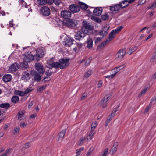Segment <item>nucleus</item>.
<instances>
[{"label": "nucleus", "instance_id": "f257e3e1", "mask_svg": "<svg viewBox=\"0 0 156 156\" xmlns=\"http://www.w3.org/2000/svg\"><path fill=\"white\" fill-rule=\"evenodd\" d=\"M45 55V51L43 48L41 47L38 48L36 51V54H34L35 61H38L40 58L43 57Z\"/></svg>", "mask_w": 156, "mask_h": 156}, {"label": "nucleus", "instance_id": "f03ea898", "mask_svg": "<svg viewBox=\"0 0 156 156\" xmlns=\"http://www.w3.org/2000/svg\"><path fill=\"white\" fill-rule=\"evenodd\" d=\"M123 28L122 26H119L116 29L112 30L109 34V37L107 38L108 41H110L115 36L116 34L118 33Z\"/></svg>", "mask_w": 156, "mask_h": 156}, {"label": "nucleus", "instance_id": "7ed1b4c3", "mask_svg": "<svg viewBox=\"0 0 156 156\" xmlns=\"http://www.w3.org/2000/svg\"><path fill=\"white\" fill-rule=\"evenodd\" d=\"M23 59L24 61L30 62L33 60H35V58L34 55L31 52L25 53L23 55Z\"/></svg>", "mask_w": 156, "mask_h": 156}, {"label": "nucleus", "instance_id": "20e7f679", "mask_svg": "<svg viewBox=\"0 0 156 156\" xmlns=\"http://www.w3.org/2000/svg\"><path fill=\"white\" fill-rule=\"evenodd\" d=\"M50 12V9L47 6H43L40 9V13L43 16H49Z\"/></svg>", "mask_w": 156, "mask_h": 156}, {"label": "nucleus", "instance_id": "39448f33", "mask_svg": "<svg viewBox=\"0 0 156 156\" xmlns=\"http://www.w3.org/2000/svg\"><path fill=\"white\" fill-rule=\"evenodd\" d=\"M111 98L110 95L107 94L105 95L101 100L100 103V105L103 108L106 107L108 101Z\"/></svg>", "mask_w": 156, "mask_h": 156}, {"label": "nucleus", "instance_id": "423d86ee", "mask_svg": "<svg viewBox=\"0 0 156 156\" xmlns=\"http://www.w3.org/2000/svg\"><path fill=\"white\" fill-rule=\"evenodd\" d=\"M61 17L64 19H69L71 16V12L69 10H63L61 12Z\"/></svg>", "mask_w": 156, "mask_h": 156}, {"label": "nucleus", "instance_id": "0eeeda50", "mask_svg": "<svg viewBox=\"0 0 156 156\" xmlns=\"http://www.w3.org/2000/svg\"><path fill=\"white\" fill-rule=\"evenodd\" d=\"M59 61L61 69H62L64 68L67 67L69 64V59L62 58L60 59Z\"/></svg>", "mask_w": 156, "mask_h": 156}, {"label": "nucleus", "instance_id": "6e6552de", "mask_svg": "<svg viewBox=\"0 0 156 156\" xmlns=\"http://www.w3.org/2000/svg\"><path fill=\"white\" fill-rule=\"evenodd\" d=\"M126 50L125 48L120 49L116 55L117 60L121 59L125 55Z\"/></svg>", "mask_w": 156, "mask_h": 156}, {"label": "nucleus", "instance_id": "1a4fd4ad", "mask_svg": "<svg viewBox=\"0 0 156 156\" xmlns=\"http://www.w3.org/2000/svg\"><path fill=\"white\" fill-rule=\"evenodd\" d=\"M36 69L40 74H43L45 72V69L42 65L40 63H36L35 64Z\"/></svg>", "mask_w": 156, "mask_h": 156}, {"label": "nucleus", "instance_id": "9d476101", "mask_svg": "<svg viewBox=\"0 0 156 156\" xmlns=\"http://www.w3.org/2000/svg\"><path fill=\"white\" fill-rule=\"evenodd\" d=\"M31 73L34 80L37 82L40 81L41 80V75L37 72L34 70H32Z\"/></svg>", "mask_w": 156, "mask_h": 156}, {"label": "nucleus", "instance_id": "9b49d317", "mask_svg": "<svg viewBox=\"0 0 156 156\" xmlns=\"http://www.w3.org/2000/svg\"><path fill=\"white\" fill-rule=\"evenodd\" d=\"M77 24V22L76 20L70 19L66 21V24L67 27H75Z\"/></svg>", "mask_w": 156, "mask_h": 156}, {"label": "nucleus", "instance_id": "f8f14e48", "mask_svg": "<svg viewBox=\"0 0 156 156\" xmlns=\"http://www.w3.org/2000/svg\"><path fill=\"white\" fill-rule=\"evenodd\" d=\"M73 41L71 38L66 37L63 42V44L66 47H70L73 44Z\"/></svg>", "mask_w": 156, "mask_h": 156}, {"label": "nucleus", "instance_id": "ddd939ff", "mask_svg": "<svg viewBox=\"0 0 156 156\" xmlns=\"http://www.w3.org/2000/svg\"><path fill=\"white\" fill-rule=\"evenodd\" d=\"M69 9L73 13H76L79 12L80 10V7L76 5L73 4L70 5Z\"/></svg>", "mask_w": 156, "mask_h": 156}, {"label": "nucleus", "instance_id": "4468645a", "mask_svg": "<svg viewBox=\"0 0 156 156\" xmlns=\"http://www.w3.org/2000/svg\"><path fill=\"white\" fill-rule=\"evenodd\" d=\"M49 65L52 67L55 68H60V63L57 62H54L52 61V59H51L48 62Z\"/></svg>", "mask_w": 156, "mask_h": 156}, {"label": "nucleus", "instance_id": "2eb2a0df", "mask_svg": "<svg viewBox=\"0 0 156 156\" xmlns=\"http://www.w3.org/2000/svg\"><path fill=\"white\" fill-rule=\"evenodd\" d=\"M25 112V111L24 110H20L18 112L17 114V116L18 119L19 120H23L25 119V117L24 115Z\"/></svg>", "mask_w": 156, "mask_h": 156}, {"label": "nucleus", "instance_id": "dca6fc26", "mask_svg": "<svg viewBox=\"0 0 156 156\" xmlns=\"http://www.w3.org/2000/svg\"><path fill=\"white\" fill-rule=\"evenodd\" d=\"M85 36L84 34L80 30L76 34L75 38L76 40H79L81 38L84 37Z\"/></svg>", "mask_w": 156, "mask_h": 156}, {"label": "nucleus", "instance_id": "f3484780", "mask_svg": "<svg viewBox=\"0 0 156 156\" xmlns=\"http://www.w3.org/2000/svg\"><path fill=\"white\" fill-rule=\"evenodd\" d=\"M19 66L16 63H14L9 67V70L12 72H14L19 69Z\"/></svg>", "mask_w": 156, "mask_h": 156}, {"label": "nucleus", "instance_id": "a211bd4d", "mask_svg": "<svg viewBox=\"0 0 156 156\" xmlns=\"http://www.w3.org/2000/svg\"><path fill=\"white\" fill-rule=\"evenodd\" d=\"M102 9L101 8L96 7L93 10V13L94 15L99 16L101 15Z\"/></svg>", "mask_w": 156, "mask_h": 156}, {"label": "nucleus", "instance_id": "6ab92c4d", "mask_svg": "<svg viewBox=\"0 0 156 156\" xmlns=\"http://www.w3.org/2000/svg\"><path fill=\"white\" fill-rule=\"evenodd\" d=\"M83 26L82 28H85L86 29H89L91 30H93L94 27L89 24V23L86 21H83Z\"/></svg>", "mask_w": 156, "mask_h": 156}, {"label": "nucleus", "instance_id": "aec40b11", "mask_svg": "<svg viewBox=\"0 0 156 156\" xmlns=\"http://www.w3.org/2000/svg\"><path fill=\"white\" fill-rule=\"evenodd\" d=\"M21 79L22 80H25L27 81L30 79L29 74L28 72H25L23 73L22 75Z\"/></svg>", "mask_w": 156, "mask_h": 156}, {"label": "nucleus", "instance_id": "412c9836", "mask_svg": "<svg viewBox=\"0 0 156 156\" xmlns=\"http://www.w3.org/2000/svg\"><path fill=\"white\" fill-rule=\"evenodd\" d=\"M66 133V130H62L58 135V141H61L62 140L63 138L64 137V135Z\"/></svg>", "mask_w": 156, "mask_h": 156}, {"label": "nucleus", "instance_id": "4be33fe9", "mask_svg": "<svg viewBox=\"0 0 156 156\" xmlns=\"http://www.w3.org/2000/svg\"><path fill=\"white\" fill-rule=\"evenodd\" d=\"M121 8L119 4L116 5L114 6L110 7V10L112 11H118L119 9L120 8Z\"/></svg>", "mask_w": 156, "mask_h": 156}, {"label": "nucleus", "instance_id": "5701e85b", "mask_svg": "<svg viewBox=\"0 0 156 156\" xmlns=\"http://www.w3.org/2000/svg\"><path fill=\"white\" fill-rule=\"evenodd\" d=\"M12 78V76L10 74H6L4 75L3 77V80L5 82L10 81Z\"/></svg>", "mask_w": 156, "mask_h": 156}, {"label": "nucleus", "instance_id": "b1692460", "mask_svg": "<svg viewBox=\"0 0 156 156\" xmlns=\"http://www.w3.org/2000/svg\"><path fill=\"white\" fill-rule=\"evenodd\" d=\"M93 30H91V29H86L85 28H82L80 30L81 31V32L83 33L84 34V35L85 36V35L86 34H89Z\"/></svg>", "mask_w": 156, "mask_h": 156}, {"label": "nucleus", "instance_id": "393cba45", "mask_svg": "<svg viewBox=\"0 0 156 156\" xmlns=\"http://www.w3.org/2000/svg\"><path fill=\"white\" fill-rule=\"evenodd\" d=\"M96 133V131L95 130H93L91 129L90 131V132L89 135L87 136V140H91L93 138V136Z\"/></svg>", "mask_w": 156, "mask_h": 156}, {"label": "nucleus", "instance_id": "a878e982", "mask_svg": "<svg viewBox=\"0 0 156 156\" xmlns=\"http://www.w3.org/2000/svg\"><path fill=\"white\" fill-rule=\"evenodd\" d=\"M10 107V105L9 103H2L0 104V107L7 109Z\"/></svg>", "mask_w": 156, "mask_h": 156}, {"label": "nucleus", "instance_id": "bb28decb", "mask_svg": "<svg viewBox=\"0 0 156 156\" xmlns=\"http://www.w3.org/2000/svg\"><path fill=\"white\" fill-rule=\"evenodd\" d=\"M87 47L89 48H90L92 47L93 45V41L92 39L89 37L87 38Z\"/></svg>", "mask_w": 156, "mask_h": 156}, {"label": "nucleus", "instance_id": "cd10ccee", "mask_svg": "<svg viewBox=\"0 0 156 156\" xmlns=\"http://www.w3.org/2000/svg\"><path fill=\"white\" fill-rule=\"evenodd\" d=\"M19 97L18 96L15 95L13 96L11 98V101L14 103H16L19 101Z\"/></svg>", "mask_w": 156, "mask_h": 156}, {"label": "nucleus", "instance_id": "c85d7f7f", "mask_svg": "<svg viewBox=\"0 0 156 156\" xmlns=\"http://www.w3.org/2000/svg\"><path fill=\"white\" fill-rule=\"evenodd\" d=\"M120 5L121 8H124L127 6L129 4L127 0L123 1L122 3H119Z\"/></svg>", "mask_w": 156, "mask_h": 156}, {"label": "nucleus", "instance_id": "c756f323", "mask_svg": "<svg viewBox=\"0 0 156 156\" xmlns=\"http://www.w3.org/2000/svg\"><path fill=\"white\" fill-rule=\"evenodd\" d=\"M117 145L116 144H115L113 147L111 149V152L112 154H114L117 151Z\"/></svg>", "mask_w": 156, "mask_h": 156}, {"label": "nucleus", "instance_id": "7c9ffc66", "mask_svg": "<svg viewBox=\"0 0 156 156\" xmlns=\"http://www.w3.org/2000/svg\"><path fill=\"white\" fill-rule=\"evenodd\" d=\"M14 93L16 94L21 96H23L25 95L24 92L20 91L18 90H15L14 91Z\"/></svg>", "mask_w": 156, "mask_h": 156}, {"label": "nucleus", "instance_id": "2f4dec72", "mask_svg": "<svg viewBox=\"0 0 156 156\" xmlns=\"http://www.w3.org/2000/svg\"><path fill=\"white\" fill-rule=\"evenodd\" d=\"M137 49V47L135 46L134 47H130L129 48V51L127 52V54L129 55H131L134 51Z\"/></svg>", "mask_w": 156, "mask_h": 156}, {"label": "nucleus", "instance_id": "473e14b6", "mask_svg": "<svg viewBox=\"0 0 156 156\" xmlns=\"http://www.w3.org/2000/svg\"><path fill=\"white\" fill-rule=\"evenodd\" d=\"M20 130V128L19 126H16L14 128L13 131V135H15L18 133Z\"/></svg>", "mask_w": 156, "mask_h": 156}, {"label": "nucleus", "instance_id": "72a5a7b5", "mask_svg": "<svg viewBox=\"0 0 156 156\" xmlns=\"http://www.w3.org/2000/svg\"><path fill=\"white\" fill-rule=\"evenodd\" d=\"M37 4L41 5H43L47 3V0H37Z\"/></svg>", "mask_w": 156, "mask_h": 156}, {"label": "nucleus", "instance_id": "f704fd0d", "mask_svg": "<svg viewBox=\"0 0 156 156\" xmlns=\"http://www.w3.org/2000/svg\"><path fill=\"white\" fill-rule=\"evenodd\" d=\"M149 88L148 87H146L144 88V89L141 91V92L139 93L138 94V97H140L142 95L144 94L148 90Z\"/></svg>", "mask_w": 156, "mask_h": 156}, {"label": "nucleus", "instance_id": "c9c22d12", "mask_svg": "<svg viewBox=\"0 0 156 156\" xmlns=\"http://www.w3.org/2000/svg\"><path fill=\"white\" fill-rule=\"evenodd\" d=\"M124 65H120V66L117 67H116L114 68V70H115L116 71L115 73L116 72H118L120 70L122 69L124 67Z\"/></svg>", "mask_w": 156, "mask_h": 156}, {"label": "nucleus", "instance_id": "e433bc0d", "mask_svg": "<svg viewBox=\"0 0 156 156\" xmlns=\"http://www.w3.org/2000/svg\"><path fill=\"white\" fill-rule=\"evenodd\" d=\"M80 7L82 8L85 10H86L88 6L85 4L83 2H80L79 3Z\"/></svg>", "mask_w": 156, "mask_h": 156}, {"label": "nucleus", "instance_id": "4c0bfd02", "mask_svg": "<svg viewBox=\"0 0 156 156\" xmlns=\"http://www.w3.org/2000/svg\"><path fill=\"white\" fill-rule=\"evenodd\" d=\"M109 28V26H105L104 27L102 28V30L104 32V34L105 36L107 34V31L108 30Z\"/></svg>", "mask_w": 156, "mask_h": 156}, {"label": "nucleus", "instance_id": "58836bf2", "mask_svg": "<svg viewBox=\"0 0 156 156\" xmlns=\"http://www.w3.org/2000/svg\"><path fill=\"white\" fill-rule=\"evenodd\" d=\"M46 85L39 86L37 88V92H41L43 91L46 88Z\"/></svg>", "mask_w": 156, "mask_h": 156}, {"label": "nucleus", "instance_id": "ea45409f", "mask_svg": "<svg viewBox=\"0 0 156 156\" xmlns=\"http://www.w3.org/2000/svg\"><path fill=\"white\" fill-rule=\"evenodd\" d=\"M98 123L96 121L93 122L91 125V129L93 130H95V128L97 126Z\"/></svg>", "mask_w": 156, "mask_h": 156}, {"label": "nucleus", "instance_id": "a19ab883", "mask_svg": "<svg viewBox=\"0 0 156 156\" xmlns=\"http://www.w3.org/2000/svg\"><path fill=\"white\" fill-rule=\"evenodd\" d=\"M86 137L85 136H82L78 143V145H82L84 141L85 140Z\"/></svg>", "mask_w": 156, "mask_h": 156}, {"label": "nucleus", "instance_id": "79ce46f5", "mask_svg": "<svg viewBox=\"0 0 156 156\" xmlns=\"http://www.w3.org/2000/svg\"><path fill=\"white\" fill-rule=\"evenodd\" d=\"M93 72L92 70H89L85 74L84 77L86 78H88L92 73Z\"/></svg>", "mask_w": 156, "mask_h": 156}, {"label": "nucleus", "instance_id": "37998d69", "mask_svg": "<svg viewBox=\"0 0 156 156\" xmlns=\"http://www.w3.org/2000/svg\"><path fill=\"white\" fill-rule=\"evenodd\" d=\"M108 148H105L104 149L100 156H106L108 154Z\"/></svg>", "mask_w": 156, "mask_h": 156}, {"label": "nucleus", "instance_id": "c03bdc74", "mask_svg": "<svg viewBox=\"0 0 156 156\" xmlns=\"http://www.w3.org/2000/svg\"><path fill=\"white\" fill-rule=\"evenodd\" d=\"M91 60V57H90L89 58H88L85 61V66H88L90 63Z\"/></svg>", "mask_w": 156, "mask_h": 156}, {"label": "nucleus", "instance_id": "a18cd8bd", "mask_svg": "<svg viewBox=\"0 0 156 156\" xmlns=\"http://www.w3.org/2000/svg\"><path fill=\"white\" fill-rule=\"evenodd\" d=\"M110 42L108 41V39H107V40L104 42H103L102 43H101L99 46V47H103L105 46L108 43Z\"/></svg>", "mask_w": 156, "mask_h": 156}, {"label": "nucleus", "instance_id": "49530a36", "mask_svg": "<svg viewBox=\"0 0 156 156\" xmlns=\"http://www.w3.org/2000/svg\"><path fill=\"white\" fill-rule=\"evenodd\" d=\"M93 151V148L90 147L88 151L86 156H90L92 154Z\"/></svg>", "mask_w": 156, "mask_h": 156}, {"label": "nucleus", "instance_id": "de8ad7c7", "mask_svg": "<svg viewBox=\"0 0 156 156\" xmlns=\"http://www.w3.org/2000/svg\"><path fill=\"white\" fill-rule=\"evenodd\" d=\"M84 149L83 147L79 149H77L76 151V153L78 154L76 156H77L78 155H80L81 152V151H83Z\"/></svg>", "mask_w": 156, "mask_h": 156}, {"label": "nucleus", "instance_id": "09e8293b", "mask_svg": "<svg viewBox=\"0 0 156 156\" xmlns=\"http://www.w3.org/2000/svg\"><path fill=\"white\" fill-rule=\"evenodd\" d=\"M11 150V149L10 148L7 149L5 151L4 154H1L0 156H7V154L9 153Z\"/></svg>", "mask_w": 156, "mask_h": 156}, {"label": "nucleus", "instance_id": "8fccbe9b", "mask_svg": "<svg viewBox=\"0 0 156 156\" xmlns=\"http://www.w3.org/2000/svg\"><path fill=\"white\" fill-rule=\"evenodd\" d=\"M109 18V16L108 14H105L102 16V19L104 20H106Z\"/></svg>", "mask_w": 156, "mask_h": 156}, {"label": "nucleus", "instance_id": "3c124183", "mask_svg": "<svg viewBox=\"0 0 156 156\" xmlns=\"http://www.w3.org/2000/svg\"><path fill=\"white\" fill-rule=\"evenodd\" d=\"M32 90L33 89H31L30 87V88H27L24 92L25 95L30 92L32 91Z\"/></svg>", "mask_w": 156, "mask_h": 156}, {"label": "nucleus", "instance_id": "603ef678", "mask_svg": "<svg viewBox=\"0 0 156 156\" xmlns=\"http://www.w3.org/2000/svg\"><path fill=\"white\" fill-rule=\"evenodd\" d=\"M29 62H26L23 61V62L22 63V65L24 66L25 68H26L28 66V63Z\"/></svg>", "mask_w": 156, "mask_h": 156}, {"label": "nucleus", "instance_id": "864d4df0", "mask_svg": "<svg viewBox=\"0 0 156 156\" xmlns=\"http://www.w3.org/2000/svg\"><path fill=\"white\" fill-rule=\"evenodd\" d=\"M54 3L56 5L58 6L61 3V2L59 0H54Z\"/></svg>", "mask_w": 156, "mask_h": 156}, {"label": "nucleus", "instance_id": "5fc2aeb1", "mask_svg": "<svg viewBox=\"0 0 156 156\" xmlns=\"http://www.w3.org/2000/svg\"><path fill=\"white\" fill-rule=\"evenodd\" d=\"M27 125V122H22L20 123V126L21 128H24Z\"/></svg>", "mask_w": 156, "mask_h": 156}, {"label": "nucleus", "instance_id": "6e6d98bb", "mask_svg": "<svg viewBox=\"0 0 156 156\" xmlns=\"http://www.w3.org/2000/svg\"><path fill=\"white\" fill-rule=\"evenodd\" d=\"M104 78H108L109 79H113L114 77V75H112V74L110 75H107L104 77Z\"/></svg>", "mask_w": 156, "mask_h": 156}, {"label": "nucleus", "instance_id": "4d7b16f0", "mask_svg": "<svg viewBox=\"0 0 156 156\" xmlns=\"http://www.w3.org/2000/svg\"><path fill=\"white\" fill-rule=\"evenodd\" d=\"M118 111L117 108H115V109L112 111V113L110 115H111V116H114L115 115V113L116 112Z\"/></svg>", "mask_w": 156, "mask_h": 156}, {"label": "nucleus", "instance_id": "13d9d810", "mask_svg": "<svg viewBox=\"0 0 156 156\" xmlns=\"http://www.w3.org/2000/svg\"><path fill=\"white\" fill-rule=\"evenodd\" d=\"M155 7H156V1L153 2L152 5L151 6L148 7V9H151L153 7L155 8Z\"/></svg>", "mask_w": 156, "mask_h": 156}, {"label": "nucleus", "instance_id": "bf43d9fd", "mask_svg": "<svg viewBox=\"0 0 156 156\" xmlns=\"http://www.w3.org/2000/svg\"><path fill=\"white\" fill-rule=\"evenodd\" d=\"M54 2V0H47V3L49 5L52 4Z\"/></svg>", "mask_w": 156, "mask_h": 156}, {"label": "nucleus", "instance_id": "052dcab7", "mask_svg": "<svg viewBox=\"0 0 156 156\" xmlns=\"http://www.w3.org/2000/svg\"><path fill=\"white\" fill-rule=\"evenodd\" d=\"M146 0H140L139 1L138 5H143L146 3Z\"/></svg>", "mask_w": 156, "mask_h": 156}, {"label": "nucleus", "instance_id": "680f3d73", "mask_svg": "<svg viewBox=\"0 0 156 156\" xmlns=\"http://www.w3.org/2000/svg\"><path fill=\"white\" fill-rule=\"evenodd\" d=\"M102 37H98V38H97L95 40V44H96L97 43H98L99 41H101L102 40Z\"/></svg>", "mask_w": 156, "mask_h": 156}, {"label": "nucleus", "instance_id": "e2e57ef3", "mask_svg": "<svg viewBox=\"0 0 156 156\" xmlns=\"http://www.w3.org/2000/svg\"><path fill=\"white\" fill-rule=\"evenodd\" d=\"M102 81L101 80L99 81L97 85L98 87V88L101 87L102 86Z\"/></svg>", "mask_w": 156, "mask_h": 156}, {"label": "nucleus", "instance_id": "0e129e2a", "mask_svg": "<svg viewBox=\"0 0 156 156\" xmlns=\"http://www.w3.org/2000/svg\"><path fill=\"white\" fill-rule=\"evenodd\" d=\"M83 46V44L80 43H78L77 44V46L79 49L81 48Z\"/></svg>", "mask_w": 156, "mask_h": 156}, {"label": "nucleus", "instance_id": "69168bd1", "mask_svg": "<svg viewBox=\"0 0 156 156\" xmlns=\"http://www.w3.org/2000/svg\"><path fill=\"white\" fill-rule=\"evenodd\" d=\"M30 143H26L24 145V147L25 148H27L30 146Z\"/></svg>", "mask_w": 156, "mask_h": 156}, {"label": "nucleus", "instance_id": "338daca9", "mask_svg": "<svg viewBox=\"0 0 156 156\" xmlns=\"http://www.w3.org/2000/svg\"><path fill=\"white\" fill-rule=\"evenodd\" d=\"M151 107V106H150V105H149L148 107H147L145 109V110H144V112L145 113H147L148 110H149V109H150V108Z\"/></svg>", "mask_w": 156, "mask_h": 156}, {"label": "nucleus", "instance_id": "774afa93", "mask_svg": "<svg viewBox=\"0 0 156 156\" xmlns=\"http://www.w3.org/2000/svg\"><path fill=\"white\" fill-rule=\"evenodd\" d=\"M87 93L83 94H82V96L81 97V99L83 100V99H85V98H86V97H87Z\"/></svg>", "mask_w": 156, "mask_h": 156}]
</instances>
